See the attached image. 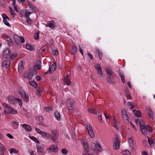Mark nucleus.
<instances>
[{"mask_svg": "<svg viewBox=\"0 0 155 155\" xmlns=\"http://www.w3.org/2000/svg\"><path fill=\"white\" fill-rule=\"evenodd\" d=\"M135 123L137 124L138 123H139L140 128H141L142 127H143L146 125L145 124L144 121L141 120H136L135 121Z\"/></svg>", "mask_w": 155, "mask_h": 155, "instance_id": "obj_23", "label": "nucleus"}, {"mask_svg": "<svg viewBox=\"0 0 155 155\" xmlns=\"http://www.w3.org/2000/svg\"><path fill=\"white\" fill-rule=\"evenodd\" d=\"M77 51V49L74 46H73L72 49L71 51V53L73 54H75Z\"/></svg>", "mask_w": 155, "mask_h": 155, "instance_id": "obj_43", "label": "nucleus"}, {"mask_svg": "<svg viewBox=\"0 0 155 155\" xmlns=\"http://www.w3.org/2000/svg\"><path fill=\"white\" fill-rule=\"evenodd\" d=\"M28 5L29 7L31 8H33V6L31 4V3H30V2H28Z\"/></svg>", "mask_w": 155, "mask_h": 155, "instance_id": "obj_63", "label": "nucleus"}, {"mask_svg": "<svg viewBox=\"0 0 155 155\" xmlns=\"http://www.w3.org/2000/svg\"><path fill=\"white\" fill-rule=\"evenodd\" d=\"M31 12H27L26 11H25V16L28 17L29 16Z\"/></svg>", "mask_w": 155, "mask_h": 155, "instance_id": "obj_54", "label": "nucleus"}, {"mask_svg": "<svg viewBox=\"0 0 155 155\" xmlns=\"http://www.w3.org/2000/svg\"><path fill=\"white\" fill-rule=\"evenodd\" d=\"M2 17L3 19V21L4 22L5 24L8 26H10V25L9 24V23L6 20V19L9 20V18L5 14H4L2 15Z\"/></svg>", "mask_w": 155, "mask_h": 155, "instance_id": "obj_15", "label": "nucleus"}, {"mask_svg": "<svg viewBox=\"0 0 155 155\" xmlns=\"http://www.w3.org/2000/svg\"><path fill=\"white\" fill-rule=\"evenodd\" d=\"M121 115L124 122L127 124L129 123V120L126 110L123 108L121 110Z\"/></svg>", "mask_w": 155, "mask_h": 155, "instance_id": "obj_3", "label": "nucleus"}, {"mask_svg": "<svg viewBox=\"0 0 155 155\" xmlns=\"http://www.w3.org/2000/svg\"><path fill=\"white\" fill-rule=\"evenodd\" d=\"M35 130L37 133L40 134L43 137L48 139L49 138L50 136L49 134L46 133L44 131H41L40 129L38 128H35Z\"/></svg>", "mask_w": 155, "mask_h": 155, "instance_id": "obj_6", "label": "nucleus"}, {"mask_svg": "<svg viewBox=\"0 0 155 155\" xmlns=\"http://www.w3.org/2000/svg\"><path fill=\"white\" fill-rule=\"evenodd\" d=\"M128 141L129 143V146L131 147V148L133 149L134 145L133 139L131 138H130L128 139Z\"/></svg>", "mask_w": 155, "mask_h": 155, "instance_id": "obj_25", "label": "nucleus"}, {"mask_svg": "<svg viewBox=\"0 0 155 155\" xmlns=\"http://www.w3.org/2000/svg\"><path fill=\"white\" fill-rule=\"evenodd\" d=\"M92 147H94L93 148L94 149V151L95 153H98L99 152L101 151L102 150V147L98 143H93L91 144Z\"/></svg>", "mask_w": 155, "mask_h": 155, "instance_id": "obj_2", "label": "nucleus"}, {"mask_svg": "<svg viewBox=\"0 0 155 155\" xmlns=\"http://www.w3.org/2000/svg\"><path fill=\"white\" fill-rule=\"evenodd\" d=\"M56 67V64L54 63L51 66V67L50 66L49 69H48V71L46 72L45 74H50L52 72V71H54Z\"/></svg>", "mask_w": 155, "mask_h": 155, "instance_id": "obj_14", "label": "nucleus"}, {"mask_svg": "<svg viewBox=\"0 0 155 155\" xmlns=\"http://www.w3.org/2000/svg\"><path fill=\"white\" fill-rule=\"evenodd\" d=\"M26 48L27 49L30 51H33L35 50V48L32 45L28 44L26 45Z\"/></svg>", "mask_w": 155, "mask_h": 155, "instance_id": "obj_28", "label": "nucleus"}, {"mask_svg": "<svg viewBox=\"0 0 155 155\" xmlns=\"http://www.w3.org/2000/svg\"><path fill=\"white\" fill-rule=\"evenodd\" d=\"M3 106L7 109H8L10 107V106L6 103H3Z\"/></svg>", "mask_w": 155, "mask_h": 155, "instance_id": "obj_55", "label": "nucleus"}, {"mask_svg": "<svg viewBox=\"0 0 155 155\" xmlns=\"http://www.w3.org/2000/svg\"><path fill=\"white\" fill-rule=\"evenodd\" d=\"M86 128L87 130L89 135L91 138L94 137V134L91 126L90 124H87L86 126Z\"/></svg>", "mask_w": 155, "mask_h": 155, "instance_id": "obj_5", "label": "nucleus"}, {"mask_svg": "<svg viewBox=\"0 0 155 155\" xmlns=\"http://www.w3.org/2000/svg\"><path fill=\"white\" fill-rule=\"evenodd\" d=\"M9 113L12 114H16L17 113V111L15 109L11 107L8 109Z\"/></svg>", "mask_w": 155, "mask_h": 155, "instance_id": "obj_24", "label": "nucleus"}, {"mask_svg": "<svg viewBox=\"0 0 155 155\" xmlns=\"http://www.w3.org/2000/svg\"><path fill=\"white\" fill-rule=\"evenodd\" d=\"M148 140L150 146L151 147H152L153 146L154 141L152 139L148 137Z\"/></svg>", "mask_w": 155, "mask_h": 155, "instance_id": "obj_38", "label": "nucleus"}, {"mask_svg": "<svg viewBox=\"0 0 155 155\" xmlns=\"http://www.w3.org/2000/svg\"><path fill=\"white\" fill-rule=\"evenodd\" d=\"M134 103L133 102H128L127 103L128 106L130 107L131 110L133 109L134 108Z\"/></svg>", "mask_w": 155, "mask_h": 155, "instance_id": "obj_34", "label": "nucleus"}, {"mask_svg": "<svg viewBox=\"0 0 155 155\" xmlns=\"http://www.w3.org/2000/svg\"><path fill=\"white\" fill-rule=\"evenodd\" d=\"M41 68V66L39 64H35L33 67L34 69L36 70L40 69Z\"/></svg>", "mask_w": 155, "mask_h": 155, "instance_id": "obj_44", "label": "nucleus"}, {"mask_svg": "<svg viewBox=\"0 0 155 155\" xmlns=\"http://www.w3.org/2000/svg\"><path fill=\"white\" fill-rule=\"evenodd\" d=\"M126 96L128 99H130V94H128V93L127 94H126Z\"/></svg>", "mask_w": 155, "mask_h": 155, "instance_id": "obj_64", "label": "nucleus"}, {"mask_svg": "<svg viewBox=\"0 0 155 155\" xmlns=\"http://www.w3.org/2000/svg\"><path fill=\"white\" fill-rule=\"evenodd\" d=\"M37 151L40 153H42L43 151V149L41 147H39L37 148Z\"/></svg>", "mask_w": 155, "mask_h": 155, "instance_id": "obj_48", "label": "nucleus"}, {"mask_svg": "<svg viewBox=\"0 0 155 155\" xmlns=\"http://www.w3.org/2000/svg\"><path fill=\"white\" fill-rule=\"evenodd\" d=\"M66 103L69 111L71 110L74 104L73 99L69 98L67 100Z\"/></svg>", "mask_w": 155, "mask_h": 155, "instance_id": "obj_9", "label": "nucleus"}, {"mask_svg": "<svg viewBox=\"0 0 155 155\" xmlns=\"http://www.w3.org/2000/svg\"><path fill=\"white\" fill-rule=\"evenodd\" d=\"M18 71L19 73L21 72L24 69V67L23 65V62L22 61H20L18 64Z\"/></svg>", "mask_w": 155, "mask_h": 155, "instance_id": "obj_16", "label": "nucleus"}, {"mask_svg": "<svg viewBox=\"0 0 155 155\" xmlns=\"http://www.w3.org/2000/svg\"><path fill=\"white\" fill-rule=\"evenodd\" d=\"M82 143L83 145V147L85 152H88L89 147L87 142L84 140H83L82 142Z\"/></svg>", "mask_w": 155, "mask_h": 155, "instance_id": "obj_19", "label": "nucleus"}, {"mask_svg": "<svg viewBox=\"0 0 155 155\" xmlns=\"http://www.w3.org/2000/svg\"><path fill=\"white\" fill-rule=\"evenodd\" d=\"M29 84L31 86L34 88H36L37 87V83L35 81H29Z\"/></svg>", "mask_w": 155, "mask_h": 155, "instance_id": "obj_29", "label": "nucleus"}, {"mask_svg": "<svg viewBox=\"0 0 155 155\" xmlns=\"http://www.w3.org/2000/svg\"><path fill=\"white\" fill-rule=\"evenodd\" d=\"M10 61L6 60L2 62V65L3 67L7 68L10 67Z\"/></svg>", "mask_w": 155, "mask_h": 155, "instance_id": "obj_21", "label": "nucleus"}, {"mask_svg": "<svg viewBox=\"0 0 155 155\" xmlns=\"http://www.w3.org/2000/svg\"><path fill=\"white\" fill-rule=\"evenodd\" d=\"M0 150H1V154H3L5 151V148L3 145L0 142Z\"/></svg>", "mask_w": 155, "mask_h": 155, "instance_id": "obj_30", "label": "nucleus"}, {"mask_svg": "<svg viewBox=\"0 0 155 155\" xmlns=\"http://www.w3.org/2000/svg\"><path fill=\"white\" fill-rule=\"evenodd\" d=\"M9 8L10 9V13L11 14L12 16V17L14 18L16 14L15 13L14 10L11 8L9 7Z\"/></svg>", "mask_w": 155, "mask_h": 155, "instance_id": "obj_39", "label": "nucleus"}, {"mask_svg": "<svg viewBox=\"0 0 155 155\" xmlns=\"http://www.w3.org/2000/svg\"><path fill=\"white\" fill-rule=\"evenodd\" d=\"M24 77L25 78H28L29 80H31L32 79V77L29 74V72H26L24 73Z\"/></svg>", "mask_w": 155, "mask_h": 155, "instance_id": "obj_27", "label": "nucleus"}, {"mask_svg": "<svg viewBox=\"0 0 155 155\" xmlns=\"http://www.w3.org/2000/svg\"><path fill=\"white\" fill-rule=\"evenodd\" d=\"M147 112L150 119L152 120H153L154 118L153 114L151 109H147Z\"/></svg>", "mask_w": 155, "mask_h": 155, "instance_id": "obj_22", "label": "nucleus"}, {"mask_svg": "<svg viewBox=\"0 0 155 155\" xmlns=\"http://www.w3.org/2000/svg\"><path fill=\"white\" fill-rule=\"evenodd\" d=\"M107 80V81L110 84H113L114 83L113 80L110 77L108 78Z\"/></svg>", "mask_w": 155, "mask_h": 155, "instance_id": "obj_49", "label": "nucleus"}, {"mask_svg": "<svg viewBox=\"0 0 155 155\" xmlns=\"http://www.w3.org/2000/svg\"><path fill=\"white\" fill-rule=\"evenodd\" d=\"M36 94L38 96H40L41 95L40 91H39L38 90H37Z\"/></svg>", "mask_w": 155, "mask_h": 155, "instance_id": "obj_61", "label": "nucleus"}, {"mask_svg": "<svg viewBox=\"0 0 155 155\" xmlns=\"http://www.w3.org/2000/svg\"><path fill=\"white\" fill-rule=\"evenodd\" d=\"M45 110L47 112H49L52 109V107L51 106H49L48 107L45 108Z\"/></svg>", "mask_w": 155, "mask_h": 155, "instance_id": "obj_52", "label": "nucleus"}, {"mask_svg": "<svg viewBox=\"0 0 155 155\" xmlns=\"http://www.w3.org/2000/svg\"><path fill=\"white\" fill-rule=\"evenodd\" d=\"M58 50H55L53 52V54L55 56H57L58 54Z\"/></svg>", "mask_w": 155, "mask_h": 155, "instance_id": "obj_53", "label": "nucleus"}, {"mask_svg": "<svg viewBox=\"0 0 155 155\" xmlns=\"http://www.w3.org/2000/svg\"><path fill=\"white\" fill-rule=\"evenodd\" d=\"M14 38L15 42L17 44L23 43L25 42L24 38L22 36H19L17 35L14 36Z\"/></svg>", "mask_w": 155, "mask_h": 155, "instance_id": "obj_4", "label": "nucleus"}, {"mask_svg": "<svg viewBox=\"0 0 155 155\" xmlns=\"http://www.w3.org/2000/svg\"><path fill=\"white\" fill-rule=\"evenodd\" d=\"M99 58L100 60L102 58V53L101 51L98 52V53Z\"/></svg>", "mask_w": 155, "mask_h": 155, "instance_id": "obj_56", "label": "nucleus"}, {"mask_svg": "<svg viewBox=\"0 0 155 155\" xmlns=\"http://www.w3.org/2000/svg\"><path fill=\"white\" fill-rule=\"evenodd\" d=\"M54 114L57 120H60V115L59 112L57 111Z\"/></svg>", "mask_w": 155, "mask_h": 155, "instance_id": "obj_36", "label": "nucleus"}, {"mask_svg": "<svg viewBox=\"0 0 155 155\" xmlns=\"http://www.w3.org/2000/svg\"><path fill=\"white\" fill-rule=\"evenodd\" d=\"M14 9L15 11L17 12L18 13L19 12L18 11V10L17 7L16 5H15L14 6H13Z\"/></svg>", "mask_w": 155, "mask_h": 155, "instance_id": "obj_60", "label": "nucleus"}, {"mask_svg": "<svg viewBox=\"0 0 155 155\" xmlns=\"http://www.w3.org/2000/svg\"><path fill=\"white\" fill-rule=\"evenodd\" d=\"M29 137L31 140H33L37 143H39V140L35 137L32 136H29Z\"/></svg>", "mask_w": 155, "mask_h": 155, "instance_id": "obj_42", "label": "nucleus"}, {"mask_svg": "<svg viewBox=\"0 0 155 155\" xmlns=\"http://www.w3.org/2000/svg\"><path fill=\"white\" fill-rule=\"evenodd\" d=\"M64 81L65 83L68 85H69L71 84V81L68 77L67 76L65 77L64 78Z\"/></svg>", "mask_w": 155, "mask_h": 155, "instance_id": "obj_26", "label": "nucleus"}, {"mask_svg": "<svg viewBox=\"0 0 155 155\" xmlns=\"http://www.w3.org/2000/svg\"><path fill=\"white\" fill-rule=\"evenodd\" d=\"M107 74L110 76H111L113 74V72L111 69L107 68L106 69Z\"/></svg>", "mask_w": 155, "mask_h": 155, "instance_id": "obj_31", "label": "nucleus"}, {"mask_svg": "<svg viewBox=\"0 0 155 155\" xmlns=\"http://www.w3.org/2000/svg\"><path fill=\"white\" fill-rule=\"evenodd\" d=\"M46 27H48L52 29H54L55 28L54 22L53 21H50L45 25Z\"/></svg>", "mask_w": 155, "mask_h": 155, "instance_id": "obj_17", "label": "nucleus"}, {"mask_svg": "<svg viewBox=\"0 0 155 155\" xmlns=\"http://www.w3.org/2000/svg\"><path fill=\"white\" fill-rule=\"evenodd\" d=\"M120 140L118 137L116 135L115 141L114 143L113 147L115 150H117L120 148Z\"/></svg>", "mask_w": 155, "mask_h": 155, "instance_id": "obj_8", "label": "nucleus"}, {"mask_svg": "<svg viewBox=\"0 0 155 155\" xmlns=\"http://www.w3.org/2000/svg\"><path fill=\"white\" fill-rule=\"evenodd\" d=\"M36 70L34 69L30 71V74L32 76H34L36 74Z\"/></svg>", "mask_w": 155, "mask_h": 155, "instance_id": "obj_46", "label": "nucleus"}, {"mask_svg": "<svg viewBox=\"0 0 155 155\" xmlns=\"http://www.w3.org/2000/svg\"><path fill=\"white\" fill-rule=\"evenodd\" d=\"M119 75L120 76L121 79L124 78V76L123 74H122L120 73H119Z\"/></svg>", "mask_w": 155, "mask_h": 155, "instance_id": "obj_62", "label": "nucleus"}, {"mask_svg": "<svg viewBox=\"0 0 155 155\" xmlns=\"http://www.w3.org/2000/svg\"><path fill=\"white\" fill-rule=\"evenodd\" d=\"M122 153L123 155H130L131 154L130 151L127 150L122 151Z\"/></svg>", "mask_w": 155, "mask_h": 155, "instance_id": "obj_37", "label": "nucleus"}, {"mask_svg": "<svg viewBox=\"0 0 155 155\" xmlns=\"http://www.w3.org/2000/svg\"><path fill=\"white\" fill-rule=\"evenodd\" d=\"M16 98L12 96H9L7 98L6 100L11 104H13L16 103Z\"/></svg>", "mask_w": 155, "mask_h": 155, "instance_id": "obj_12", "label": "nucleus"}, {"mask_svg": "<svg viewBox=\"0 0 155 155\" xmlns=\"http://www.w3.org/2000/svg\"><path fill=\"white\" fill-rule=\"evenodd\" d=\"M7 41L8 42V44L9 45H12V40L9 38H7Z\"/></svg>", "mask_w": 155, "mask_h": 155, "instance_id": "obj_47", "label": "nucleus"}, {"mask_svg": "<svg viewBox=\"0 0 155 155\" xmlns=\"http://www.w3.org/2000/svg\"><path fill=\"white\" fill-rule=\"evenodd\" d=\"M50 136L53 140L54 141H55L58 136V132L56 130H52Z\"/></svg>", "mask_w": 155, "mask_h": 155, "instance_id": "obj_10", "label": "nucleus"}, {"mask_svg": "<svg viewBox=\"0 0 155 155\" xmlns=\"http://www.w3.org/2000/svg\"><path fill=\"white\" fill-rule=\"evenodd\" d=\"M18 93L21 96L26 102H28L29 101L28 96L25 94V92L22 90H19Z\"/></svg>", "mask_w": 155, "mask_h": 155, "instance_id": "obj_7", "label": "nucleus"}, {"mask_svg": "<svg viewBox=\"0 0 155 155\" xmlns=\"http://www.w3.org/2000/svg\"><path fill=\"white\" fill-rule=\"evenodd\" d=\"M7 136L11 139H12L13 138V137L10 134H7Z\"/></svg>", "mask_w": 155, "mask_h": 155, "instance_id": "obj_59", "label": "nucleus"}, {"mask_svg": "<svg viewBox=\"0 0 155 155\" xmlns=\"http://www.w3.org/2000/svg\"><path fill=\"white\" fill-rule=\"evenodd\" d=\"M39 33H38L37 32L36 33L35 36V38L36 40H37L39 38Z\"/></svg>", "mask_w": 155, "mask_h": 155, "instance_id": "obj_58", "label": "nucleus"}, {"mask_svg": "<svg viewBox=\"0 0 155 155\" xmlns=\"http://www.w3.org/2000/svg\"><path fill=\"white\" fill-rule=\"evenodd\" d=\"M12 123L13 125V128L14 129H16L18 128V124L17 122L13 121L12 122Z\"/></svg>", "mask_w": 155, "mask_h": 155, "instance_id": "obj_33", "label": "nucleus"}, {"mask_svg": "<svg viewBox=\"0 0 155 155\" xmlns=\"http://www.w3.org/2000/svg\"><path fill=\"white\" fill-rule=\"evenodd\" d=\"M94 67L97 70L100 77L102 76L103 74L101 71L102 68L101 67V65L99 64H97L94 65Z\"/></svg>", "mask_w": 155, "mask_h": 155, "instance_id": "obj_11", "label": "nucleus"}, {"mask_svg": "<svg viewBox=\"0 0 155 155\" xmlns=\"http://www.w3.org/2000/svg\"><path fill=\"white\" fill-rule=\"evenodd\" d=\"M98 119L100 121V122H102L103 121V120L102 119V116L101 115H100L98 116Z\"/></svg>", "mask_w": 155, "mask_h": 155, "instance_id": "obj_57", "label": "nucleus"}, {"mask_svg": "<svg viewBox=\"0 0 155 155\" xmlns=\"http://www.w3.org/2000/svg\"><path fill=\"white\" fill-rule=\"evenodd\" d=\"M140 129L144 135H151L152 128L150 126L146 125L141 127Z\"/></svg>", "mask_w": 155, "mask_h": 155, "instance_id": "obj_1", "label": "nucleus"}, {"mask_svg": "<svg viewBox=\"0 0 155 155\" xmlns=\"http://www.w3.org/2000/svg\"><path fill=\"white\" fill-rule=\"evenodd\" d=\"M49 150L51 151L54 153H57L58 150V148L57 146L52 145L49 148Z\"/></svg>", "mask_w": 155, "mask_h": 155, "instance_id": "obj_18", "label": "nucleus"}, {"mask_svg": "<svg viewBox=\"0 0 155 155\" xmlns=\"http://www.w3.org/2000/svg\"><path fill=\"white\" fill-rule=\"evenodd\" d=\"M104 115L106 119L107 122L109 123L110 122V121L108 120L112 118L111 116L109 114H107L105 113H104Z\"/></svg>", "mask_w": 155, "mask_h": 155, "instance_id": "obj_35", "label": "nucleus"}, {"mask_svg": "<svg viewBox=\"0 0 155 155\" xmlns=\"http://www.w3.org/2000/svg\"><path fill=\"white\" fill-rule=\"evenodd\" d=\"M88 110L90 113L93 114H96L97 112V111L94 109H88Z\"/></svg>", "mask_w": 155, "mask_h": 155, "instance_id": "obj_40", "label": "nucleus"}, {"mask_svg": "<svg viewBox=\"0 0 155 155\" xmlns=\"http://www.w3.org/2000/svg\"><path fill=\"white\" fill-rule=\"evenodd\" d=\"M134 114L135 116L137 117H140L141 116L140 113L139 111L136 110H133Z\"/></svg>", "mask_w": 155, "mask_h": 155, "instance_id": "obj_32", "label": "nucleus"}, {"mask_svg": "<svg viewBox=\"0 0 155 155\" xmlns=\"http://www.w3.org/2000/svg\"><path fill=\"white\" fill-rule=\"evenodd\" d=\"M61 152L64 154H66L68 153V151L66 149H63L61 150Z\"/></svg>", "mask_w": 155, "mask_h": 155, "instance_id": "obj_51", "label": "nucleus"}, {"mask_svg": "<svg viewBox=\"0 0 155 155\" xmlns=\"http://www.w3.org/2000/svg\"><path fill=\"white\" fill-rule=\"evenodd\" d=\"M17 56V54L16 53L13 54H12L11 55H10V57L9 58H11L12 59H13L16 57Z\"/></svg>", "mask_w": 155, "mask_h": 155, "instance_id": "obj_50", "label": "nucleus"}, {"mask_svg": "<svg viewBox=\"0 0 155 155\" xmlns=\"http://www.w3.org/2000/svg\"><path fill=\"white\" fill-rule=\"evenodd\" d=\"M18 101L19 105L20 106H22V101L21 99H19L18 98H16V102Z\"/></svg>", "mask_w": 155, "mask_h": 155, "instance_id": "obj_45", "label": "nucleus"}, {"mask_svg": "<svg viewBox=\"0 0 155 155\" xmlns=\"http://www.w3.org/2000/svg\"><path fill=\"white\" fill-rule=\"evenodd\" d=\"M9 151L10 154H12L13 153H17L18 152V151L16 150L15 149L13 148L10 149Z\"/></svg>", "mask_w": 155, "mask_h": 155, "instance_id": "obj_41", "label": "nucleus"}, {"mask_svg": "<svg viewBox=\"0 0 155 155\" xmlns=\"http://www.w3.org/2000/svg\"><path fill=\"white\" fill-rule=\"evenodd\" d=\"M3 55L5 58L8 59L10 57V50L6 49L3 52Z\"/></svg>", "mask_w": 155, "mask_h": 155, "instance_id": "obj_13", "label": "nucleus"}, {"mask_svg": "<svg viewBox=\"0 0 155 155\" xmlns=\"http://www.w3.org/2000/svg\"><path fill=\"white\" fill-rule=\"evenodd\" d=\"M21 126L24 129L27 131L30 132L32 130V128L28 125L23 124L21 125Z\"/></svg>", "mask_w": 155, "mask_h": 155, "instance_id": "obj_20", "label": "nucleus"}]
</instances>
